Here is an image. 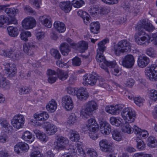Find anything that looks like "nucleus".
Segmentation results:
<instances>
[{"label":"nucleus","mask_w":157,"mask_h":157,"mask_svg":"<svg viewBox=\"0 0 157 157\" xmlns=\"http://www.w3.org/2000/svg\"><path fill=\"white\" fill-rule=\"evenodd\" d=\"M138 31L135 34V39L136 43L139 45H144L148 44L153 40L155 41V44L157 45V33L153 34L152 38L150 35L144 31V29L149 32H151L155 29L151 23L148 22L147 19L140 20L136 27Z\"/></svg>","instance_id":"nucleus-1"},{"label":"nucleus","mask_w":157,"mask_h":157,"mask_svg":"<svg viewBox=\"0 0 157 157\" xmlns=\"http://www.w3.org/2000/svg\"><path fill=\"white\" fill-rule=\"evenodd\" d=\"M136 113L134 110L131 108H124L121 113L122 118L125 121V123L122 127L123 132L128 134L132 132L131 126L129 123L134 121L136 118Z\"/></svg>","instance_id":"nucleus-2"},{"label":"nucleus","mask_w":157,"mask_h":157,"mask_svg":"<svg viewBox=\"0 0 157 157\" xmlns=\"http://www.w3.org/2000/svg\"><path fill=\"white\" fill-rule=\"evenodd\" d=\"M109 41V40L108 39H106L98 43V48L97 50V55L96 56L97 61L100 63L99 64L100 67L104 69L108 73H109V70L106 68V66L105 65L106 60L103 54L104 52L106 50V47L105 45L106 43H108Z\"/></svg>","instance_id":"nucleus-3"},{"label":"nucleus","mask_w":157,"mask_h":157,"mask_svg":"<svg viewBox=\"0 0 157 157\" xmlns=\"http://www.w3.org/2000/svg\"><path fill=\"white\" fill-rule=\"evenodd\" d=\"M131 50L130 44L127 40H122L115 46L114 51L115 55L119 56L121 53L129 52Z\"/></svg>","instance_id":"nucleus-4"},{"label":"nucleus","mask_w":157,"mask_h":157,"mask_svg":"<svg viewBox=\"0 0 157 157\" xmlns=\"http://www.w3.org/2000/svg\"><path fill=\"white\" fill-rule=\"evenodd\" d=\"M68 94L73 95H76L80 100H85L88 97V94L86 89L81 88L77 90L75 88L69 87L67 88Z\"/></svg>","instance_id":"nucleus-5"},{"label":"nucleus","mask_w":157,"mask_h":157,"mask_svg":"<svg viewBox=\"0 0 157 157\" xmlns=\"http://www.w3.org/2000/svg\"><path fill=\"white\" fill-rule=\"evenodd\" d=\"M0 55L10 58L14 61L18 60L21 58V52L14 48L6 50L1 49Z\"/></svg>","instance_id":"nucleus-6"},{"label":"nucleus","mask_w":157,"mask_h":157,"mask_svg":"<svg viewBox=\"0 0 157 157\" xmlns=\"http://www.w3.org/2000/svg\"><path fill=\"white\" fill-rule=\"evenodd\" d=\"M97 104L94 101H90L87 103L85 108L81 110V115L88 118L91 115V113L97 109Z\"/></svg>","instance_id":"nucleus-7"},{"label":"nucleus","mask_w":157,"mask_h":157,"mask_svg":"<svg viewBox=\"0 0 157 157\" xmlns=\"http://www.w3.org/2000/svg\"><path fill=\"white\" fill-rule=\"evenodd\" d=\"M145 73L149 79L152 81H157V65L153 64L147 67Z\"/></svg>","instance_id":"nucleus-8"},{"label":"nucleus","mask_w":157,"mask_h":157,"mask_svg":"<svg viewBox=\"0 0 157 157\" xmlns=\"http://www.w3.org/2000/svg\"><path fill=\"white\" fill-rule=\"evenodd\" d=\"M135 62L133 56L131 54H128L122 57L120 60V64L124 67L130 68L132 67Z\"/></svg>","instance_id":"nucleus-9"},{"label":"nucleus","mask_w":157,"mask_h":157,"mask_svg":"<svg viewBox=\"0 0 157 157\" xmlns=\"http://www.w3.org/2000/svg\"><path fill=\"white\" fill-rule=\"evenodd\" d=\"M25 121L24 116L18 114L15 115L11 120V123L15 128L19 129L24 126Z\"/></svg>","instance_id":"nucleus-10"},{"label":"nucleus","mask_w":157,"mask_h":157,"mask_svg":"<svg viewBox=\"0 0 157 157\" xmlns=\"http://www.w3.org/2000/svg\"><path fill=\"white\" fill-rule=\"evenodd\" d=\"M37 48L36 43L31 41L23 45V50L28 55L32 56L34 54L35 50Z\"/></svg>","instance_id":"nucleus-11"},{"label":"nucleus","mask_w":157,"mask_h":157,"mask_svg":"<svg viewBox=\"0 0 157 157\" xmlns=\"http://www.w3.org/2000/svg\"><path fill=\"white\" fill-rule=\"evenodd\" d=\"M98 77L96 75L93 74H86L83 76L82 82L84 85L86 86L89 84L90 86L95 85L98 80Z\"/></svg>","instance_id":"nucleus-12"},{"label":"nucleus","mask_w":157,"mask_h":157,"mask_svg":"<svg viewBox=\"0 0 157 157\" xmlns=\"http://www.w3.org/2000/svg\"><path fill=\"white\" fill-rule=\"evenodd\" d=\"M36 24L35 19L33 17H29L25 18L22 23L23 27L26 29L33 28Z\"/></svg>","instance_id":"nucleus-13"},{"label":"nucleus","mask_w":157,"mask_h":157,"mask_svg":"<svg viewBox=\"0 0 157 157\" xmlns=\"http://www.w3.org/2000/svg\"><path fill=\"white\" fill-rule=\"evenodd\" d=\"M56 147L59 150H63L69 144L68 139L63 136H57L56 139Z\"/></svg>","instance_id":"nucleus-14"},{"label":"nucleus","mask_w":157,"mask_h":157,"mask_svg":"<svg viewBox=\"0 0 157 157\" xmlns=\"http://www.w3.org/2000/svg\"><path fill=\"white\" fill-rule=\"evenodd\" d=\"M62 104L65 109L67 110H71L73 107V104L71 98L66 95L62 98Z\"/></svg>","instance_id":"nucleus-15"},{"label":"nucleus","mask_w":157,"mask_h":157,"mask_svg":"<svg viewBox=\"0 0 157 157\" xmlns=\"http://www.w3.org/2000/svg\"><path fill=\"white\" fill-rule=\"evenodd\" d=\"M39 21L44 26L48 28H50L52 25V20L51 17L47 15L40 16Z\"/></svg>","instance_id":"nucleus-16"},{"label":"nucleus","mask_w":157,"mask_h":157,"mask_svg":"<svg viewBox=\"0 0 157 157\" xmlns=\"http://www.w3.org/2000/svg\"><path fill=\"white\" fill-rule=\"evenodd\" d=\"M99 145L101 150L105 152L112 151L113 149L111 148V144H109L108 140L105 139H102L99 142Z\"/></svg>","instance_id":"nucleus-17"},{"label":"nucleus","mask_w":157,"mask_h":157,"mask_svg":"<svg viewBox=\"0 0 157 157\" xmlns=\"http://www.w3.org/2000/svg\"><path fill=\"white\" fill-rule=\"evenodd\" d=\"M5 70L8 76L13 77L17 72L16 65L12 63H6L5 65Z\"/></svg>","instance_id":"nucleus-18"},{"label":"nucleus","mask_w":157,"mask_h":157,"mask_svg":"<svg viewBox=\"0 0 157 157\" xmlns=\"http://www.w3.org/2000/svg\"><path fill=\"white\" fill-rule=\"evenodd\" d=\"M86 126L90 131H98L99 126L96 120L93 118H90L87 121Z\"/></svg>","instance_id":"nucleus-19"},{"label":"nucleus","mask_w":157,"mask_h":157,"mask_svg":"<svg viewBox=\"0 0 157 157\" xmlns=\"http://www.w3.org/2000/svg\"><path fill=\"white\" fill-rule=\"evenodd\" d=\"M149 62V58L144 54H142L138 57L137 63L138 65L140 67L144 68L146 67L148 64Z\"/></svg>","instance_id":"nucleus-20"},{"label":"nucleus","mask_w":157,"mask_h":157,"mask_svg":"<svg viewBox=\"0 0 157 157\" xmlns=\"http://www.w3.org/2000/svg\"><path fill=\"white\" fill-rule=\"evenodd\" d=\"M122 109V107L121 105H116L115 106H107L105 108L106 111L112 115H117Z\"/></svg>","instance_id":"nucleus-21"},{"label":"nucleus","mask_w":157,"mask_h":157,"mask_svg":"<svg viewBox=\"0 0 157 157\" xmlns=\"http://www.w3.org/2000/svg\"><path fill=\"white\" fill-rule=\"evenodd\" d=\"M44 124L46 132L49 135H54L57 131V127L54 124L47 122H45Z\"/></svg>","instance_id":"nucleus-22"},{"label":"nucleus","mask_w":157,"mask_h":157,"mask_svg":"<svg viewBox=\"0 0 157 157\" xmlns=\"http://www.w3.org/2000/svg\"><path fill=\"white\" fill-rule=\"evenodd\" d=\"M29 148L28 145L24 142H20L18 143L15 147V151L17 154H19L20 152H25L28 151Z\"/></svg>","instance_id":"nucleus-23"},{"label":"nucleus","mask_w":157,"mask_h":157,"mask_svg":"<svg viewBox=\"0 0 157 157\" xmlns=\"http://www.w3.org/2000/svg\"><path fill=\"white\" fill-rule=\"evenodd\" d=\"M100 131L103 134H109L111 131V125L106 121L103 122L100 124Z\"/></svg>","instance_id":"nucleus-24"},{"label":"nucleus","mask_w":157,"mask_h":157,"mask_svg":"<svg viewBox=\"0 0 157 157\" xmlns=\"http://www.w3.org/2000/svg\"><path fill=\"white\" fill-rule=\"evenodd\" d=\"M59 6L61 9L65 13H69L72 9V4L70 1H67L60 2Z\"/></svg>","instance_id":"nucleus-25"},{"label":"nucleus","mask_w":157,"mask_h":157,"mask_svg":"<svg viewBox=\"0 0 157 157\" xmlns=\"http://www.w3.org/2000/svg\"><path fill=\"white\" fill-rule=\"evenodd\" d=\"M60 50L63 56H67L71 51V47L66 43H63L60 46Z\"/></svg>","instance_id":"nucleus-26"},{"label":"nucleus","mask_w":157,"mask_h":157,"mask_svg":"<svg viewBox=\"0 0 157 157\" xmlns=\"http://www.w3.org/2000/svg\"><path fill=\"white\" fill-rule=\"evenodd\" d=\"M54 26L55 29L59 33H63L66 30V26L65 24L59 21H56L54 23Z\"/></svg>","instance_id":"nucleus-27"},{"label":"nucleus","mask_w":157,"mask_h":157,"mask_svg":"<svg viewBox=\"0 0 157 157\" xmlns=\"http://www.w3.org/2000/svg\"><path fill=\"white\" fill-rule=\"evenodd\" d=\"M33 132L37 138L40 141L46 142L48 140V137L44 133L41 132L39 130L37 129H35Z\"/></svg>","instance_id":"nucleus-28"},{"label":"nucleus","mask_w":157,"mask_h":157,"mask_svg":"<svg viewBox=\"0 0 157 157\" xmlns=\"http://www.w3.org/2000/svg\"><path fill=\"white\" fill-rule=\"evenodd\" d=\"M48 80L49 83H54L57 79L56 77V72L54 70L51 69L48 70Z\"/></svg>","instance_id":"nucleus-29"},{"label":"nucleus","mask_w":157,"mask_h":157,"mask_svg":"<svg viewBox=\"0 0 157 157\" xmlns=\"http://www.w3.org/2000/svg\"><path fill=\"white\" fill-rule=\"evenodd\" d=\"M46 108L47 110L49 112H54L57 108V104L56 102L54 99H52L47 105Z\"/></svg>","instance_id":"nucleus-30"},{"label":"nucleus","mask_w":157,"mask_h":157,"mask_svg":"<svg viewBox=\"0 0 157 157\" xmlns=\"http://www.w3.org/2000/svg\"><path fill=\"white\" fill-rule=\"evenodd\" d=\"M91 32L94 34H97L100 29V24L98 22H92L90 25Z\"/></svg>","instance_id":"nucleus-31"},{"label":"nucleus","mask_w":157,"mask_h":157,"mask_svg":"<svg viewBox=\"0 0 157 157\" xmlns=\"http://www.w3.org/2000/svg\"><path fill=\"white\" fill-rule=\"evenodd\" d=\"M7 29L8 34L10 36L15 37L18 34L19 32L17 27L10 26L7 27Z\"/></svg>","instance_id":"nucleus-32"},{"label":"nucleus","mask_w":157,"mask_h":157,"mask_svg":"<svg viewBox=\"0 0 157 157\" xmlns=\"http://www.w3.org/2000/svg\"><path fill=\"white\" fill-rule=\"evenodd\" d=\"M76 46L77 48L81 52H83L87 50L88 48V44L85 41H81L76 44Z\"/></svg>","instance_id":"nucleus-33"},{"label":"nucleus","mask_w":157,"mask_h":157,"mask_svg":"<svg viewBox=\"0 0 157 157\" xmlns=\"http://www.w3.org/2000/svg\"><path fill=\"white\" fill-rule=\"evenodd\" d=\"M21 138L25 141L31 143L33 142L34 139L32 138V135L31 133L28 131H26L23 134Z\"/></svg>","instance_id":"nucleus-34"},{"label":"nucleus","mask_w":157,"mask_h":157,"mask_svg":"<svg viewBox=\"0 0 157 157\" xmlns=\"http://www.w3.org/2000/svg\"><path fill=\"white\" fill-rule=\"evenodd\" d=\"M56 73L59 79L63 81L66 80L68 76V74L67 71L59 69H57Z\"/></svg>","instance_id":"nucleus-35"},{"label":"nucleus","mask_w":157,"mask_h":157,"mask_svg":"<svg viewBox=\"0 0 157 157\" xmlns=\"http://www.w3.org/2000/svg\"><path fill=\"white\" fill-rule=\"evenodd\" d=\"M122 119L120 117H111L110 118V122L111 124L119 126L121 124Z\"/></svg>","instance_id":"nucleus-36"},{"label":"nucleus","mask_w":157,"mask_h":157,"mask_svg":"<svg viewBox=\"0 0 157 157\" xmlns=\"http://www.w3.org/2000/svg\"><path fill=\"white\" fill-rule=\"evenodd\" d=\"M70 139L73 141H77L79 140L80 137L78 133L72 130H70Z\"/></svg>","instance_id":"nucleus-37"},{"label":"nucleus","mask_w":157,"mask_h":157,"mask_svg":"<svg viewBox=\"0 0 157 157\" xmlns=\"http://www.w3.org/2000/svg\"><path fill=\"white\" fill-rule=\"evenodd\" d=\"M113 138L117 141H120L123 139L122 136L121 132L117 130H114L112 132Z\"/></svg>","instance_id":"nucleus-38"},{"label":"nucleus","mask_w":157,"mask_h":157,"mask_svg":"<svg viewBox=\"0 0 157 157\" xmlns=\"http://www.w3.org/2000/svg\"><path fill=\"white\" fill-rule=\"evenodd\" d=\"M18 11V10L15 8H6L5 10V13L10 17L15 16Z\"/></svg>","instance_id":"nucleus-39"},{"label":"nucleus","mask_w":157,"mask_h":157,"mask_svg":"<svg viewBox=\"0 0 157 157\" xmlns=\"http://www.w3.org/2000/svg\"><path fill=\"white\" fill-rule=\"evenodd\" d=\"M30 157H43V155L41 154L37 147H33Z\"/></svg>","instance_id":"nucleus-40"},{"label":"nucleus","mask_w":157,"mask_h":157,"mask_svg":"<svg viewBox=\"0 0 157 157\" xmlns=\"http://www.w3.org/2000/svg\"><path fill=\"white\" fill-rule=\"evenodd\" d=\"M147 145L151 147H155L157 145V142L155 138L152 136H149L147 141Z\"/></svg>","instance_id":"nucleus-41"},{"label":"nucleus","mask_w":157,"mask_h":157,"mask_svg":"<svg viewBox=\"0 0 157 157\" xmlns=\"http://www.w3.org/2000/svg\"><path fill=\"white\" fill-rule=\"evenodd\" d=\"M10 84L9 81L6 80L5 78H2V81L0 84V87L6 90L10 88Z\"/></svg>","instance_id":"nucleus-42"},{"label":"nucleus","mask_w":157,"mask_h":157,"mask_svg":"<svg viewBox=\"0 0 157 157\" xmlns=\"http://www.w3.org/2000/svg\"><path fill=\"white\" fill-rule=\"evenodd\" d=\"M150 99L154 101L157 100V91L155 89L151 90L148 92Z\"/></svg>","instance_id":"nucleus-43"},{"label":"nucleus","mask_w":157,"mask_h":157,"mask_svg":"<svg viewBox=\"0 0 157 157\" xmlns=\"http://www.w3.org/2000/svg\"><path fill=\"white\" fill-rule=\"evenodd\" d=\"M31 36V33L30 32L26 31L22 32L20 34V38L21 40L25 41L28 40V37Z\"/></svg>","instance_id":"nucleus-44"},{"label":"nucleus","mask_w":157,"mask_h":157,"mask_svg":"<svg viewBox=\"0 0 157 157\" xmlns=\"http://www.w3.org/2000/svg\"><path fill=\"white\" fill-rule=\"evenodd\" d=\"M136 141L137 143V147L138 149L141 150H144L146 147V145L143 141L140 139L139 137L137 138Z\"/></svg>","instance_id":"nucleus-45"},{"label":"nucleus","mask_w":157,"mask_h":157,"mask_svg":"<svg viewBox=\"0 0 157 157\" xmlns=\"http://www.w3.org/2000/svg\"><path fill=\"white\" fill-rule=\"evenodd\" d=\"M86 153L90 157H97L98 154L93 148H88L86 149Z\"/></svg>","instance_id":"nucleus-46"},{"label":"nucleus","mask_w":157,"mask_h":157,"mask_svg":"<svg viewBox=\"0 0 157 157\" xmlns=\"http://www.w3.org/2000/svg\"><path fill=\"white\" fill-rule=\"evenodd\" d=\"M77 118L75 113H72L69 117L68 123L70 124H73L77 122Z\"/></svg>","instance_id":"nucleus-47"},{"label":"nucleus","mask_w":157,"mask_h":157,"mask_svg":"<svg viewBox=\"0 0 157 157\" xmlns=\"http://www.w3.org/2000/svg\"><path fill=\"white\" fill-rule=\"evenodd\" d=\"M51 55L55 59H59L61 57V55L59 51L56 49H52L50 51Z\"/></svg>","instance_id":"nucleus-48"},{"label":"nucleus","mask_w":157,"mask_h":157,"mask_svg":"<svg viewBox=\"0 0 157 157\" xmlns=\"http://www.w3.org/2000/svg\"><path fill=\"white\" fill-rule=\"evenodd\" d=\"M85 4L84 1H72V6L75 8H79L82 7Z\"/></svg>","instance_id":"nucleus-49"},{"label":"nucleus","mask_w":157,"mask_h":157,"mask_svg":"<svg viewBox=\"0 0 157 157\" xmlns=\"http://www.w3.org/2000/svg\"><path fill=\"white\" fill-rule=\"evenodd\" d=\"M134 102L138 106H140L143 105L144 100L142 98L137 97L134 98Z\"/></svg>","instance_id":"nucleus-50"},{"label":"nucleus","mask_w":157,"mask_h":157,"mask_svg":"<svg viewBox=\"0 0 157 157\" xmlns=\"http://www.w3.org/2000/svg\"><path fill=\"white\" fill-rule=\"evenodd\" d=\"M98 10L97 8L94 7H90L88 9L89 12L93 17H95L97 15Z\"/></svg>","instance_id":"nucleus-51"},{"label":"nucleus","mask_w":157,"mask_h":157,"mask_svg":"<svg viewBox=\"0 0 157 157\" xmlns=\"http://www.w3.org/2000/svg\"><path fill=\"white\" fill-rule=\"evenodd\" d=\"M66 59H61V60H58L56 62L57 65L60 67H63L66 66L68 62Z\"/></svg>","instance_id":"nucleus-52"},{"label":"nucleus","mask_w":157,"mask_h":157,"mask_svg":"<svg viewBox=\"0 0 157 157\" xmlns=\"http://www.w3.org/2000/svg\"><path fill=\"white\" fill-rule=\"evenodd\" d=\"M73 65L75 66H79L81 64V59L78 57H75L72 59Z\"/></svg>","instance_id":"nucleus-53"},{"label":"nucleus","mask_w":157,"mask_h":157,"mask_svg":"<svg viewBox=\"0 0 157 157\" xmlns=\"http://www.w3.org/2000/svg\"><path fill=\"white\" fill-rule=\"evenodd\" d=\"M109 9L106 7H101L99 8L98 10V13L101 14H106L109 12Z\"/></svg>","instance_id":"nucleus-54"},{"label":"nucleus","mask_w":157,"mask_h":157,"mask_svg":"<svg viewBox=\"0 0 157 157\" xmlns=\"http://www.w3.org/2000/svg\"><path fill=\"white\" fill-rule=\"evenodd\" d=\"M30 90L26 86H22L21 87L19 90V93L21 95L28 94Z\"/></svg>","instance_id":"nucleus-55"},{"label":"nucleus","mask_w":157,"mask_h":157,"mask_svg":"<svg viewBox=\"0 0 157 157\" xmlns=\"http://www.w3.org/2000/svg\"><path fill=\"white\" fill-rule=\"evenodd\" d=\"M105 66H106V68L108 69L107 67H108L110 68H113L116 66L117 65V63L115 61L110 62L106 61V63H105Z\"/></svg>","instance_id":"nucleus-56"},{"label":"nucleus","mask_w":157,"mask_h":157,"mask_svg":"<svg viewBox=\"0 0 157 157\" xmlns=\"http://www.w3.org/2000/svg\"><path fill=\"white\" fill-rule=\"evenodd\" d=\"M133 157H153V156L151 154H144L141 152L135 153Z\"/></svg>","instance_id":"nucleus-57"},{"label":"nucleus","mask_w":157,"mask_h":157,"mask_svg":"<svg viewBox=\"0 0 157 157\" xmlns=\"http://www.w3.org/2000/svg\"><path fill=\"white\" fill-rule=\"evenodd\" d=\"M0 124L4 128H8L10 125L8 122L4 118H0Z\"/></svg>","instance_id":"nucleus-58"},{"label":"nucleus","mask_w":157,"mask_h":157,"mask_svg":"<svg viewBox=\"0 0 157 157\" xmlns=\"http://www.w3.org/2000/svg\"><path fill=\"white\" fill-rule=\"evenodd\" d=\"M121 6L125 10H130V4L128 1H124L121 4Z\"/></svg>","instance_id":"nucleus-59"},{"label":"nucleus","mask_w":157,"mask_h":157,"mask_svg":"<svg viewBox=\"0 0 157 157\" xmlns=\"http://www.w3.org/2000/svg\"><path fill=\"white\" fill-rule=\"evenodd\" d=\"M146 54L148 56L152 57H154L155 55L154 49L151 47H150L147 49Z\"/></svg>","instance_id":"nucleus-60"},{"label":"nucleus","mask_w":157,"mask_h":157,"mask_svg":"<svg viewBox=\"0 0 157 157\" xmlns=\"http://www.w3.org/2000/svg\"><path fill=\"white\" fill-rule=\"evenodd\" d=\"M135 83L134 80L132 78H128L127 80L126 83V86L129 87H132Z\"/></svg>","instance_id":"nucleus-61"},{"label":"nucleus","mask_w":157,"mask_h":157,"mask_svg":"<svg viewBox=\"0 0 157 157\" xmlns=\"http://www.w3.org/2000/svg\"><path fill=\"white\" fill-rule=\"evenodd\" d=\"M120 69L119 67H113L111 69V72L112 74L115 76H119V73L120 71Z\"/></svg>","instance_id":"nucleus-62"},{"label":"nucleus","mask_w":157,"mask_h":157,"mask_svg":"<svg viewBox=\"0 0 157 157\" xmlns=\"http://www.w3.org/2000/svg\"><path fill=\"white\" fill-rule=\"evenodd\" d=\"M128 12L130 13H132L134 14V15H136L139 12V10L138 9V7L136 6L135 7H131L130 10H128Z\"/></svg>","instance_id":"nucleus-63"},{"label":"nucleus","mask_w":157,"mask_h":157,"mask_svg":"<svg viewBox=\"0 0 157 157\" xmlns=\"http://www.w3.org/2000/svg\"><path fill=\"white\" fill-rule=\"evenodd\" d=\"M0 157H10L8 151L3 150L0 151Z\"/></svg>","instance_id":"nucleus-64"}]
</instances>
